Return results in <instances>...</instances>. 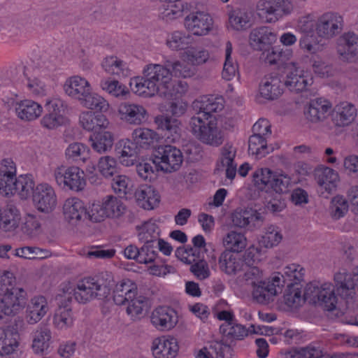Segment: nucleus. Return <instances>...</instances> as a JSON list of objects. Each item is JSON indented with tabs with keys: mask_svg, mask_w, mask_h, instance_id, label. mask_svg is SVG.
<instances>
[{
	"mask_svg": "<svg viewBox=\"0 0 358 358\" xmlns=\"http://www.w3.org/2000/svg\"><path fill=\"white\" fill-rule=\"evenodd\" d=\"M131 90L140 95L152 96L155 94L165 99H171L178 93L185 92L186 87L182 82L176 86L172 81L171 69L164 64H150L143 70V76L131 80Z\"/></svg>",
	"mask_w": 358,
	"mask_h": 358,
	"instance_id": "nucleus-1",
	"label": "nucleus"
},
{
	"mask_svg": "<svg viewBox=\"0 0 358 358\" xmlns=\"http://www.w3.org/2000/svg\"><path fill=\"white\" fill-rule=\"evenodd\" d=\"M289 72L283 80L277 76H266L261 80L259 90L261 96L267 100H275L283 93V87L296 93L305 90L308 85L312 84V78L305 76L296 69L293 62L286 64Z\"/></svg>",
	"mask_w": 358,
	"mask_h": 358,
	"instance_id": "nucleus-2",
	"label": "nucleus"
},
{
	"mask_svg": "<svg viewBox=\"0 0 358 358\" xmlns=\"http://www.w3.org/2000/svg\"><path fill=\"white\" fill-rule=\"evenodd\" d=\"M114 285L112 273L103 271L80 280L73 289V296L77 302L83 304L94 299L103 300L110 294Z\"/></svg>",
	"mask_w": 358,
	"mask_h": 358,
	"instance_id": "nucleus-3",
	"label": "nucleus"
},
{
	"mask_svg": "<svg viewBox=\"0 0 358 358\" xmlns=\"http://www.w3.org/2000/svg\"><path fill=\"white\" fill-rule=\"evenodd\" d=\"M13 273H0V320L4 316L14 315L24 308L27 302V292L13 287Z\"/></svg>",
	"mask_w": 358,
	"mask_h": 358,
	"instance_id": "nucleus-4",
	"label": "nucleus"
},
{
	"mask_svg": "<svg viewBox=\"0 0 358 358\" xmlns=\"http://www.w3.org/2000/svg\"><path fill=\"white\" fill-rule=\"evenodd\" d=\"M306 299L310 304L320 307L324 311H337L336 315H339L337 310L338 297L335 294V286L331 283L326 282L319 285L316 282H310L306 287Z\"/></svg>",
	"mask_w": 358,
	"mask_h": 358,
	"instance_id": "nucleus-5",
	"label": "nucleus"
},
{
	"mask_svg": "<svg viewBox=\"0 0 358 358\" xmlns=\"http://www.w3.org/2000/svg\"><path fill=\"white\" fill-rule=\"evenodd\" d=\"M255 185L260 191L287 194L291 187V178L286 174L273 173L268 168L257 169L252 175Z\"/></svg>",
	"mask_w": 358,
	"mask_h": 358,
	"instance_id": "nucleus-6",
	"label": "nucleus"
},
{
	"mask_svg": "<svg viewBox=\"0 0 358 358\" xmlns=\"http://www.w3.org/2000/svg\"><path fill=\"white\" fill-rule=\"evenodd\" d=\"M192 133L203 143L218 146L223 142L221 131L217 127L216 119L191 117L189 122Z\"/></svg>",
	"mask_w": 358,
	"mask_h": 358,
	"instance_id": "nucleus-7",
	"label": "nucleus"
},
{
	"mask_svg": "<svg viewBox=\"0 0 358 358\" xmlns=\"http://www.w3.org/2000/svg\"><path fill=\"white\" fill-rule=\"evenodd\" d=\"M182 151L176 146L162 145L158 146L152 155V164L157 170L165 173H172L178 171L182 163Z\"/></svg>",
	"mask_w": 358,
	"mask_h": 358,
	"instance_id": "nucleus-8",
	"label": "nucleus"
},
{
	"mask_svg": "<svg viewBox=\"0 0 358 358\" xmlns=\"http://www.w3.org/2000/svg\"><path fill=\"white\" fill-rule=\"evenodd\" d=\"M285 282V276L280 273H275L268 280H262L252 287L253 299L259 303H269L275 296L282 292Z\"/></svg>",
	"mask_w": 358,
	"mask_h": 358,
	"instance_id": "nucleus-9",
	"label": "nucleus"
},
{
	"mask_svg": "<svg viewBox=\"0 0 358 358\" xmlns=\"http://www.w3.org/2000/svg\"><path fill=\"white\" fill-rule=\"evenodd\" d=\"M85 175L78 166L66 167L62 166L54 171L57 184L62 188H67L75 192L84 189L86 185Z\"/></svg>",
	"mask_w": 358,
	"mask_h": 358,
	"instance_id": "nucleus-10",
	"label": "nucleus"
},
{
	"mask_svg": "<svg viewBox=\"0 0 358 358\" xmlns=\"http://www.w3.org/2000/svg\"><path fill=\"white\" fill-rule=\"evenodd\" d=\"M293 6L290 0H263L259 6V15L265 22L278 21L283 15L291 13Z\"/></svg>",
	"mask_w": 358,
	"mask_h": 358,
	"instance_id": "nucleus-11",
	"label": "nucleus"
},
{
	"mask_svg": "<svg viewBox=\"0 0 358 358\" xmlns=\"http://www.w3.org/2000/svg\"><path fill=\"white\" fill-rule=\"evenodd\" d=\"M342 16L337 13H327L320 17L316 22L315 30L319 37L330 39L343 29Z\"/></svg>",
	"mask_w": 358,
	"mask_h": 358,
	"instance_id": "nucleus-12",
	"label": "nucleus"
},
{
	"mask_svg": "<svg viewBox=\"0 0 358 358\" xmlns=\"http://www.w3.org/2000/svg\"><path fill=\"white\" fill-rule=\"evenodd\" d=\"M33 193V202L36 209L44 213H50L57 206V196L54 189L47 183L38 185Z\"/></svg>",
	"mask_w": 358,
	"mask_h": 358,
	"instance_id": "nucleus-13",
	"label": "nucleus"
},
{
	"mask_svg": "<svg viewBox=\"0 0 358 358\" xmlns=\"http://www.w3.org/2000/svg\"><path fill=\"white\" fill-rule=\"evenodd\" d=\"M64 102L60 99L48 100L45 105V113L41 120V125L48 129H54L64 123Z\"/></svg>",
	"mask_w": 358,
	"mask_h": 358,
	"instance_id": "nucleus-14",
	"label": "nucleus"
},
{
	"mask_svg": "<svg viewBox=\"0 0 358 358\" xmlns=\"http://www.w3.org/2000/svg\"><path fill=\"white\" fill-rule=\"evenodd\" d=\"M296 331L293 329L275 328L273 327L263 326L255 327L251 324L248 329L245 326L233 322L231 329L227 336H248L249 334H259L260 336H295Z\"/></svg>",
	"mask_w": 358,
	"mask_h": 358,
	"instance_id": "nucleus-15",
	"label": "nucleus"
},
{
	"mask_svg": "<svg viewBox=\"0 0 358 358\" xmlns=\"http://www.w3.org/2000/svg\"><path fill=\"white\" fill-rule=\"evenodd\" d=\"M337 53L341 60L355 62L358 59V36L352 31L343 34L337 39Z\"/></svg>",
	"mask_w": 358,
	"mask_h": 358,
	"instance_id": "nucleus-16",
	"label": "nucleus"
},
{
	"mask_svg": "<svg viewBox=\"0 0 358 358\" xmlns=\"http://www.w3.org/2000/svg\"><path fill=\"white\" fill-rule=\"evenodd\" d=\"M120 119L129 124L140 125L148 120V113L143 106L129 102L122 103L118 108Z\"/></svg>",
	"mask_w": 358,
	"mask_h": 358,
	"instance_id": "nucleus-17",
	"label": "nucleus"
},
{
	"mask_svg": "<svg viewBox=\"0 0 358 358\" xmlns=\"http://www.w3.org/2000/svg\"><path fill=\"white\" fill-rule=\"evenodd\" d=\"M233 225L235 227L249 229L260 227L263 222V217L261 213L252 208H237L231 215Z\"/></svg>",
	"mask_w": 358,
	"mask_h": 358,
	"instance_id": "nucleus-18",
	"label": "nucleus"
},
{
	"mask_svg": "<svg viewBox=\"0 0 358 358\" xmlns=\"http://www.w3.org/2000/svg\"><path fill=\"white\" fill-rule=\"evenodd\" d=\"M337 294L342 298H352L355 289L358 291V266L355 268L352 273H337L334 275Z\"/></svg>",
	"mask_w": 358,
	"mask_h": 358,
	"instance_id": "nucleus-19",
	"label": "nucleus"
},
{
	"mask_svg": "<svg viewBox=\"0 0 358 358\" xmlns=\"http://www.w3.org/2000/svg\"><path fill=\"white\" fill-rule=\"evenodd\" d=\"M155 122L157 129L163 132L162 135L168 143H176L180 139L181 123L177 118L160 115L155 117Z\"/></svg>",
	"mask_w": 358,
	"mask_h": 358,
	"instance_id": "nucleus-20",
	"label": "nucleus"
},
{
	"mask_svg": "<svg viewBox=\"0 0 358 358\" xmlns=\"http://www.w3.org/2000/svg\"><path fill=\"white\" fill-rule=\"evenodd\" d=\"M152 324L160 331H169L178 322L176 312L168 306H159L151 315Z\"/></svg>",
	"mask_w": 358,
	"mask_h": 358,
	"instance_id": "nucleus-21",
	"label": "nucleus"
},
{
	"mask_svg": "<svg viewBox=\"0 0 358 358\" xmlns=\"http://www.w3.org/2000/svg\"><path fill=\"white\" fill-rule=\"evenodd\" d=\"M71 302L72 296L71 293L64 295L59 300L58 307L55 310L53 317V324L57 329H66L72 325Z\"/></svg>",
	"mask_w": 358,
	"mask_h": 358,
	"instance_id": "nucleus-22",
	"label": "nucleus"
},
{
	"mask_svg": "<svg viewBox=\"0 0 358 358\" xmlns=\"http://www.w3.org/2000/svg\"><path fill=\"white\" fill-rule=\"evenodd\" d=\"M223 108L222 98L213 96H204L200 100L193 102V108L198 110L196 115L193 117H200L201 119H215L212 113L220 111Z\"/></svg>",
	"mask_w": 358,
	"mask_h": 358,
	"instance_id": "nucleus-23",
	"label": "nucleus"
},
{
	"mask_svg": "<svg viewBox=\"0 0 358 358\" xmlns=\"http://www.w3.org/2000/svg\"><path fill=\"white\" fill-rule=\"evenodd\" d=\"M276 39V34L268 27H257L250 35L251 46L259 51L268 50Z\"/></svg>",
	"mask_w": 358,
	"mask_h": 358,
	"instance_id": "nucleus-24",
	"label": "nucleus"
},
{
	"mask_svg": "<svg viewBox=\"0 0 358 358\" xmlns=\"http://www.w3.org/2000/svg\"><path fill=\"white\" fill-rule=\"evenodd\" d=\"M179 350L176 337H157L152 346L155 358H174Z\"/></svg>",
	"mask_w": 358,
	"mask_h": 358,
	"instance_id": "nucleus-25",
	"label": "nucleus"
},
{
	"mask_svg": "<svg viewBox=\"0 0 358 358\" xmlns=\"http://www.w3.org/2000/svg\"><path fill=\"white\" fill-rule=\"evenodd\" d=\"M63 213L66 221L73 226L85 221L87 215L83 202L78 198L66 199L63 206Z\"/></svg>",
	"mask_w": 358,
	"mask_h": 358,
	"instance_id": "nucleus-26",
	"label": "nucleus"
},
{
	"mask_svg": "<svg viewBox=\"0 0 358 358\" xmlns=\"http://www.w3.org/2000/svg\"><path fill=\"white\" fill-rule=\"evenodd\" d=\"M185 26L194 35H206L212 26V18L203 12L191 13L185 17Z\"/></svg>",
	"mask_w": 358,
	"mask_h": 358,
	"instance_id": "nucleus-27",
	"label": "nucleus"
},
{
	"mask_svg": "<svg viewBox=\"0 0 358 358\" xmlns=\"http://www.w3.org/2000/svg\"><path fill=\"white\" fill-rule=\"evenodd\" d=\"M137 204L145 210L153 209L160 201V196L156 189L148 185L139 186L134 192Z\"/></svg>",
	"mask_w": 358,
	"mask_h": 358,
	"instance_id": "nucleus-28",
	"label": "nucleus"
},
{
	"mask_svg": "<svg viewBox=\"0 0 358 358\" xmlns=\"http://www.w3.org/2000/svg\"><path fill=\"white\" fill-rule=\"evenodd\" d=\"M316 179L319 185L318 192L324 197H327V195H324V193L329 194L335 189L336 183L339 180V176L336 171L329 167L323 166L316 171Z\"/></svg>",
	"mask_w": 358,
	"mask_h": 358,
	"instance_id": "nucleus-29",
	"label": "nucleus"
},
{
	"mask_svg": "<svg viewBox=\"0 0 358 358\" xmlns=\"http://www.w3.org/2000/svg\"><path fill=\"white\" fill-rule=\"evenodd\" d=\"M209 341L203 347L196 350L194 352V358H215L221 355L225 347H229L232 343V337H220Z\"/></svg>",
	"mask_w": 358,
	"mask_h": 358,
	"instance_id": "nucleus-30",
	"label": "nucleus"
},
{
	"mask_svg": "<svg viewBox=\"0 0 358 358\" xmlns=\"http://www.w3.org/2000/svg\"><path fill=\"white\" fill-rule=\"evenodd\" d=\"M357 115L354 105L344 101L337 104L332 113V121L337 127H346L351 124Z\"/></svg>",
	"mask_w": 358,
	"mask_h": 358,
	"instance_id": "nucleus-31",
	"label": "nucleus"
},
{
	"mask_svg": "<svg viewBox=\"0 0 358 358\" xmlns=\"http://www.w3.org/2000/svg\"><path fill=\"white\" fill-rule=\"evenodd\" d=\"M330 102L323 98L311 99L308 109L305 111L307 119L313 122L324 120L330 113Z\"/></svg>",
	"mask_w": 358,
	"mask_h": 358,
	"instance_id": "nucleus-32",
	"label": "nucleus"
},
{
	"mask_svg": "<svg viewBox=\"0 0 358 358\" xmlns=\"http://www.w3.org/2000/svg\"><path fill=\"white\" fill-rule=\"evenodd\" d=\"M48 310V301L45 296H34L27 305L26 319L29 324H35L45 316Z\"/></svg>",
	"mask_w": 358,
	"mask_h": 358,
	"instance_id": "nucleus-33",
	"label": "nucleus"
},
{
	"mask_svg": "<svg viewBox=\"0 0 358 358\" xmlns=\"http://www.w3.org/2000/svg\"><path fill=\"white\" fill-rule=\"evenodd\" d=\"M219 265L220 270L229 275H236L244 269L243 259L231 251H224L220 255Z\"/></svg>",
	"mask_w": 358,
	"mask_h": 358,
	"instance_id": "nucleus-34",
	"label": "nucleus"
},
{
	"mask_svg": "<svg viewBox=\"0 0 358 358\" xmlns=\"http://www.w3.org/2000/svg\"><path fill=\"white\" fill-rule=\"evenodd\" d=\"M64 89L70 96L81 100L85 94L91 89L89 83L80 76H73L66 81Z\"/></svg>",
	"mask_w": 358,
	"mask_h": 358,
	"instance_id": "nucleus-35",
	"label": "nucleus"
},
{
	"mask_svg": "<svg viewBox=\"0 0 358 358\" xmlns=\"http://www.w3.org/2000/svg\"><path fill=\"white\" fill-rule=\"evenodd\" d=\"M15 111L21 120L31 121L40 116L42 107L32 100L26 99L16 103Z\"/></svg>",
	"mask_w": 358,
	"mask_h": 358,
	"instance_id": "nucleus-36",
	"label": "nucleus"
},
{
	"mask_svg": "<svg viewBox=\"0 0 358 358\" xmlns=\"http://www.w3.org/2000/svg\"><path fill=\"white\" fill-rule=\"evenodd\" d=\"M92 149L100 154L110 150L114 143V136L112 133L105 130L96 131L90 136Z\"/></svg>",
	"mask_w": 358,
	"mask_h": 358,
	"instance_id": "nucleus-37",
	"label": "nucleus"
},
{
	"mask_svg": "<svg viewBox=\"0 0 358 358\" xmlns=\"http://www.w3.org/2000/svg\"><path fill=\"white\" fill-rule=\"evenodd\" d=\"M287 287L284 294V301L286 305L293 308H297L305 301L308 302V299H306V289L303 294H301V285L294 282L288 284Z\"/></svg>",
	"mask_w": 358,
	"mask_h": 358,
	"instance_id": "nucleus-38",
	"label": "nucleus"
},
{
	"mask_svg": "<svg viewBox=\"0 0 358 358\" xmlns=\"http://www.w3.org/2000/svg\"><path fill=\"white\" fill-rule=\"evenodd\" d=\"M267 137L252 134L248 140V152L261 159L274 150V148L267 144Z\"/></svg>",
	"mask_w": 358,
	"mask_h": 358,
	"instance_id": "nucleus-39",
	"label": "nucleus"
},
{
	"mask_svg": "<svg viewBox=\"0 0 358 358\" xmlns=\"http://www.w3.org/2000/svg\"><path fill=\"white\" fill-rule=\"evenodd\" d=\"M112 289H113V301L115 304L119 306L124 304L136 295L135 285L129 281H121L120 283L115 282Z\"/></svg>",
	"mask_w": 358,
	"mask_h": 358,
	"instance_id": "nucleus-40",
	"label": "nucleus"
},
{
	"mask_svg": "<svg viewBox=\"0 0 358 358\" xmlns=\"http://www.w3.org/2000/svg\"><path fill=\"white\" fill-rule=\"evenodd\" d=\"M89 148L81 143L70 144L65 151L66 159L70 162L78 164L85 163L90 159Z\"/></svg>",
	"mask_w": 358,
	"mask_h": 358,
	"instance_id": "nucleus-41",
	"label": "nucleus"
},
{
	"mask_svg": "<svg viewBox=\"0 0 358 358\" xmlns=\"http://www.w3.org/2000/svg\"><path fill=\"white\" fill-rule=\"evenodd\" d=\"M80 124L87 131H95L105 127L108 122L101 114L95 115L91 111L82 113L80 115Z\"/></svg>",
	"mask_w": 358,
	"mask_h": 358,
	"instance_id": "nucleus-42",
	"label": "nucleus"
},
{
	"mask_svg": "<svg viewBox=\"0 0 358 358\" xmlns=\"http://www.w3.org/2000/svg\"><path fill=\"white\" fill-rule=\"evenodd\" d=\"M34 185L31 175H20L15 179V183H12L10 194H17L22 199H27L34 191Z\"/></svg>",
	"mask_w": 358,
	"mask_h": 358,
	"instance_id": "nucleus-43",
	"label": "nucleus"
},
{
	"mask_svg": "<svg viewBox=\"0 0 358 358\" xmlns=\"http://www.w3.org/2000/svg\"><path fill=\"white\" fill-rule=\"evenodd\" d=\"M102 205L106 217H120L126 210L123 202L112 195L106 196L103 200Z\"/></svg>",
	"mask_w": 358,
	"mask_h": 358,
	"instance_id": "nucleus-44",
	"label": "nucleus"
},
{
	"mask_svg": "<svg viewBox=\"0 0 358 358\" xmlns=\"http://www.w3.org/2000/svg\"><path fill=\"white\" fill-rule=\"evenodd\" d=\"M131 138L138 148L147 149L157 140L158 135L151 129L139 127L132 131Z\"/></svg>",
	"mask_w": 358,
	"mask_h": 358,
	"instance_id": "nucleus-45",
	"label": "nucleus"
},
{
	"mask_svg": "<svg viewBox=\"0 0 358 358\" xmlns=\"http://www.w3.org/2000/svg\"><path fill=\"white\" fill-rule=\"evenodd\" d=\"M236 150L231 145H225L222 148L221 165L226 168V177L234 179L236 173L237 164L234 162Z\"/></svg>",
	"mask_w": 358,
	"mask_h": 358,
	"instance_id": "nucleus-46",
	"label": "nucleus"
},
{
	"mask_svg": "<svg viewBox=\"0 0 358 358\" xmlns=\"http://www.w3.org/2000/svg\"><path fill=\"white\" fill-rule=\"evenodd\" d=\"M223 244L227 249L226 251L238 253L245 248L247 240L244 234L231 231L223 238Z\"/></svg>",
	"mask_w": 358,
	"mask_h": 358,
	"instance_id": "nucleus-47",
	"label": "nucleus"
},
{
	"mask_svg": "<svg viewBox=\"0 0 358 358\" xmlns=\"http://www.w3.org/2000/svg\"><path fill=\"white\" fill-rule=\"evenodd\" d=\"M251 13L245 8L233 10L229 15L231 27L237 31L244 30L250 27Z\"/></svg>",
	"mask_w": 358,
	"mask_h": 358,
	"instance_id": "nucleus-48",
	"label": "nucleus"
},
{
	"mask_svg": "<svg viewBox=\"0 0 358 358\" xmlns=\"http://www.w3.org/2000/svg\"><path fill=\"white\" fill-rule=\"evenodd\" d=\"M79 101L83 106L100 112L106 111L109 107L108 102L102 96L92 92V89Z\"/></svg>",
	"mask_w": 358,
	"mask_h": 358,
	"instance_id": "nucleus-49",
	"label": "nucleus"
},
{
	"mask_svg": "<svg viewBox=\"0 0 358 358\" xmlns=\"http://www.w3.org/2000/svg\"><path fill=\"white\" fill-rule=\"evenodd\" d=\"M266 192L265 207L268 211L273 214L281 212L286 207V198L285 194L264 191Z\"/></svg>",
	"mask_w": 358,
	"mask_h": 358,
	"instance_id": "nucleus-50",
	"label": "nucleus"
},
{
	"mask_svg": "<svg viewBox=\"0 0 358 358\" xmlns=\"http://www.w3.org/2000/svg\"><path fill=\"white\" fill-rule=\"evenodd\" d=\"M102 67L106 72L118 77L126 76L127 69L124 67L123 61L117 57L111 56L104 59Z\"/></svg>",
	"mask_w": 358,
	"mask_h": 358,
	"instance_id": "nucleus-51",
	"label": "nucleus"
},
{
	"mask_svg": "<svg viewBox=\"0 0 358 358\" xmlns=\"http://www.w3.org/2000/svg\"><path fill=\"white\" fill-rule=\"evenodd\" d=\"M232 45L230 41L226 43L225 62L222 72V78L226 80H232L237 73L238 65L231 58Z\"/></svg>",
	"mask_w": 358,
	"mask_h": 358,
	"instance_id": "nucleus-52",
	"label": "nucleus"
},
{
	"mask_svg": "<svg viewBox=\"0 0 358 358\" xmlns=\"http://www.w3.org/2000/svg\"><path fill=\"white\" fill-rule=\"evenodd\" d=\"M128 306L127 308V313L136 318H140L143 315V311L147 312L148 307V298L143 296H134L129 299Z\"/></svg>",
	"mask_w": 358,
	"mask_h": 358,
	"instance_id": "nucleus-53",
	"label": "nucleus"
},
{
	"mask_svg": "<svg viewBox=\"0 0 358 358\" xmlns=\"http://www.w3.org/2000/svg\"><path fill=\"white\" fill-rule=\"evenodd\" d=\"M100 87L115 97L124 96L128 92L127 88L115 79L103 78L100 82Z\"/></svg>",
	"mask_w": 358,
	"mask_h": 358,
	"instance_id": "nucleus-54",
	"label": "nucleus"
},
{
	"mask_svg": "<svg viewBox=\"0 0 358 358\" xmlns=\"http://www.w3.org/2000/svg\"><path fill=\"white\" fill-rule=\"evenodd\" d=\"M111 178V187L114 192L120 196H124L127 199H130L133 193L129 187V184L131 182L129 178L118 173Z\"/></svg>",
	"mask_w": 358,
	"mask_h": 358,
	"instance_id": "nucleus-55",
	"label": "nucleus"
},
{
	"mask_svg": "<svg viewBox=\"0 0 358 358\" xmlns=\"http://www.w3.org/2000/svg\"><path fill=\"white\" fill-rule=\"evenodd\" d=\"M348 201L342 196L338 195L332 198L329 212L331 217L336 220L345 215L348 210Z\"/></svg>",
	"mask_w": 358,
	"mask_h": 358,
	"instance_id": "nucleus-56",
	"label": "nucleus"
},
{
	"mask_svg": "<svg viewBox=\"0 0 358 358\" xmlns=\"http://www.w3.org/2000/svg\"><path fill=\"white\" fill-rule=\"evenodd\" d=\"M166 66L171 69V78H187L194 75V68L185 62L166 60Z\"/></svg>",
	"mask_w": 358,
	"mask_h": 358,
	"instance_id": "nucleus-57",
	"label": "nucleus"
},
{
	"mask_svg": "<svg viewBox=\"0 0 358 358\" xmlns=\"http://www.w3.org/2000/svg\"><path fill=\"white\" fill-rule=\"evenodd\" d=\"M282 240V235L277 227L271 225L266 228L265 234L259 241V245L271 248L277 245Z\"/></svg>",
	"mask_w": 358,
	"mask_h": 358,
	"instance_id": "nucleus-58",
	"label": "nucleus"
},
{
	"mask_svg": "<svg viewBox=\"0 0 358 358\" xmlns=\"http://www.w3.org/2000/svg\"><path fill=\"white\" fill-rule=\"evenodd\" d=\"M138 238L141 242L157 243V241L159 239L157 225L151 221L145 222L141 227Z\"/></svg>",
	"mask_w": 358,
	"mask_h": 358,
	"instance_id": "nucleus-59",
	"label": "nucleus"
},
{
	"mask_svg": "<svg viewBox=\"0 0 358 358\" xmlns=\"http://www.w3.org/2000/svg\"><path fill=\"white\" fill-rule=\"evenodd\" d=\"M41 216L29 213L25 217V222L22 227V232L29 237L36 236L41 229Z\"/></svg>",
	"mask_w": 358,
	"mask_h": 358,
	"instance_id": "nucleus-60",
	"label": "nucleus"
},
{
	"mask_svg": "<svg viewBox=\"0 0 358 358\" xmlns=\"http://www.w3.org/2000/svg\"><path fill=\"white\" fill-rule=\"evenodd\" d=\"M300 47L306 50L310 53H315L322 49L324 43H322V39L319 40L313 34H306L299 41Z\"/></svg>",
	"mask_w": 358,
	"mask_h": 358,
	"instance_id": "nucleus-61",
	"label": "nucleus"
},
{
	"mask_svg": "<svg viewBox=\"0 0 358 358\" xmlns=\"http://www.w3.org/2000/svg\"><path fill=\"white\" fill-rule=\"evenodd\" d=\"M98 169L105 178H110L117 173L116 160L109 156L102 157L99 159Z\"/></svg>",
	"mask_w": 358,
	"mask_h": 358,
	"instance_id": "nucleus-62",
	"label": "nucleus"
},
{
	"mask_svg": "<svg viewBox=\"0 0 358 358\" xmlns=\"http://www.w3.org/2000/svg\"><path fill=\"white\" fill-rule=\"evenodd\" d=\"M138 149V147L133 139H122L116 145V151L122 157H136Z\"/></svg>",
	"mask_w": 358,
	"mask_h": 358,
	"instance_id": "nucleus-63",
	"label": "nucleus"
},
{
	"mask_svg": "<svg viewBox=\"0 0 358 358\" xmlns=\"http://www.w3.org/2000/svg\"><path fill=\"white\" fill-rule=\"evenodd\" d=\"M186 59L192 65H200L205 63L208 57L209 53L207 50L191 48L185 52Z\"/></svg>",
	"mask_w": 358,
	"mask_h": 358,
	"instance_id": "nucleus-64",
	"label": "nucleus"
}]
</instances>
